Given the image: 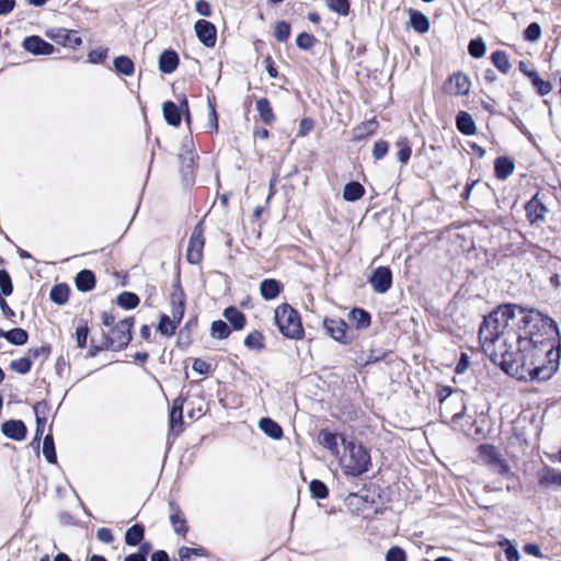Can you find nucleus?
Returning <instances> with one entry per match:
<instances>
[{
  "instance_id": "obj_1",
  "label": "nucleus",
  "mask_w": 561,
  "mask_h": 561,
  "mask_svg": "<svg viewBox=\"0 0 561 561\" xmlns=\"http://www.w3.org/2000/svg\"><path fill=\"white\" fill-rule=\"evenodd\" d=\"M525 335L517 339V352L503 360L502 369L518 380H547L552 370L543 365V357L549 354L551 341L559 335L557 322L541 312L530 309L522 320Z\"/></svg>"
},
{
  "instance_id": "obj_2",
  "label": "nucleus",
  "mask_w": 561,
  "mask_h": 561,
  "mask_svg": "<svg viewBox=\"0 0 561 561\" xmlns=\"http://www.w3.org/2000/svg\"><path fill=\"white\" fill-rule=\"evenodd\" d=\"M516 312L522 314V318L527 312L519 306L516 305H503L497 307L489 316L484 317V320L479 329V341L486 343V351L494 354L492 340H499L506 337L508 334L507 327L510 321L516 317Z\"/></svg>"
},
{
  "instance_id": "obj_3",
  "label": "nucleus",
  "mask_w": 561,
  "mask_h": 561,
  "mask_svg": "<svg viewBox=\"0 0 561 561\" xmlns=\"http://www.w3.org/2000/svg\"><path fill=\"white\" fill-rule=\"evenodd\" d=\"M341 440L348 453L341 460L345 473L356 477L368 471L371 462L367 449L362 445L355 444L353 440L346 439L344 436H341Z\"/></svg>"
},
{
  "instance_id": "obj_4",
  "label": "nucleus",
  "mask_w": 561,
  "mask_h": 561,
  "mask_svg": "<svg viewBox=\"0 0 561 561\" xmlns=\"http://www.w3.org/2000/svg\"><path fill=\"white\" fill-rule=\"evenodd\" d=\"M275 322L282 334L288 339L298 340L304 335V329L298 312L287 304L275 309Z\"/></svg>"
},
{
  "instance_id": "obj_5",
  "label": "nucleus",
  "mask_w": 561,
  "mask_h": 561,
  "mask_svg": "<svg viewBox=\"0 0 561 561\" xmlns=\"http://www.w3.org/2000/svg\"><path fill=\"white\" fill-rule=\"evenodd\" d=\"M133 319L127 318L111 329L110 332H103L106 350L121 351L125 348L131 340Z\"/></svg>"
},
{
  "instance_id": "obj_6",
  "label": "nucleus",
  "mask_w": 561,
  "mask_h": 561,
  "mask_svg": "<svg viewBox=\"0 0 561 561\" xmlns=\"http://www.w3.org/2000/svg\"><path fill=\"white\" fill-rule=\"evenodd\" d=\"M164 119L169 125L179 126L181 123V113L185 114V121L187 124H191V115L188 111V102L187 99L183 95L180 99V106H178L172 101H167L162 106Z\"/></svg>"
},
{
  "instance_id": "obj_7",
  "label": "nucleus",
  "mask_w": 561,
  "mask_h": 561,
  "mask_svg": "<svg viewBox=\"0 0 561 561\" xmlns=\"http://www.w3.org/2000/svg\"><path fill=\"white\" fill-rule=\"evenodd\" d=\"M203 232L202 222H199L195 226L187 247L186 257L192 264H198L203 259V249L205 244Z\"/></svg>"
},
{
  "instance_id": "obj_8",
  "label": "nucleus",
  "mask_w": 561,
  "mask_h": 561,
  "mask_svg": "<svg viewBox=\"0 0 561 561\" xmlns=\"http://www.w3.org/2000/svg\"><path fill=\"white\" fill-rule=\"evenodd\" d=\"M508 337H502L499 340H492V348L494 354L489 353L486 351V343L484 341H480L483 353L494 363L503 367V360L508 358V355H512V346L508 345Z\"/></svg>"
},
{
  "instance_id": "obj_9",
  "label": "nucleus",
  "mask_w": 561,
  "mask_h": 561,
  "mask_svg": "<svg viewBox=\"0 0 561 561\" xmlns=\"http://www.w3.org/2000/svg\"><path fill=\"white\" fill-rule=\"evenodd\" d=\"M479 456L483 462L491 466L497 473L505 474L508 472L507 466L494 446L481 445L479 447Z\"/></svg>"
},
{
  "instance_id": "obj_10",
  "label": "nucleus",
  "mask_w": 561,
  "mask_h": 561,
  "mask_svg": "<svg viewBox=\"0 0 561 561\" xmlns=\"http://www.w3.org/2000/svg\"><path fill=\"white\" fill-rule=\"evenodd\" d=\"M369 283L376 293H387L392 285V273L390 268L387 266L377 267L370 276Z\"/></svg>"
},
{
  "instance_id": "obj_11",
  "label": "nucleus",
  "mask_w": 561,
  "mask_h": 561,
  "mask_svg": "<svg viewBox=\"0 0 561 561\" xmlns=\"http://www.w3.org/2000/svg\"><path fill=\"white\" fill-rule=\"evenodd\" d=\"M325 332L335 341L347 344L350 339L347 336V324L340 318L325 319L323 321Z\"/></svg>"
},
{
  "instance_id": "obj_12",
  "label": "nucleus",
  "mask_w": 561,
  "mask_h": 561,
  "mask_svg": "<svg viewBox=\"0 0 561 561\" xmlns=\"http://www.w3.org/2000/svg\"><path fill=\"white\" fill-rule=\"evenodd\" d=\"M526 216L531 225H538L542 222L546 218V214L548 211L545 204L539 198V194L537 193L531 197L525 205Z\"/></svg>"
},
{
  "instance_id": "obj_13",
  "label": "nucleus",
  "mask_w": 561,
  "mask_h": 561,
  "mask_svg": "<svg viewBox=\"0 0 561 561\" xmlns=\"http://www.w3.org/2000/svg\"><path fill=\"white\" fill-rule=\"evenodd\" d=\"M195 32L198 39L207 47H214L217 39L216 27L206 20H198L195 23Z\"/></svg>"
},
{
  "instance_id": "obj_14",
  "label": "nucleus",
  "mask_w": 561,
  "mask_h": 561,
  "mask_svg": "<svg viewBox=\"0 0 561 561\" xmlns=\"http://www.w3.org/2000/svg\"><path fill=\"white\" fill-rule=\"evenodd\" d=\"M23 47L33 55H50L55 47L39 36L32 35L23 41Z\"/></svg>"
},
{
  "instance_id": "obj_15",
  "label": "nucleus",
  "mask_w": 561,
  "mask_h": 561,
  "mask_svg": "<svg viewBox=\"0 0 561 561\" xmlns=\"http://www.w3.org/2000/svg\"><path fill=\"white\" fill-rule=\"evenodd\" d=\"M538 483L543 488H561V471L546 466L539 472Z\"/></svg>"
},
{
  "instance_id": "obj_16",
  "label": "nucleus",
  "mask_w": 561,
  "mask_h": 561,
  "mask_svg": "<svg viewBox=\"0 0 561 561\" xmlns=\"http://www.w3.org/2000/svg\"><path fill=\"white\" fill-rule=\"evenodd\" d=\"M2 433L14 440H22L26 436V426L20 420H10L2 424L1 426Z\"/></svg>"
},
{
  "instance_id": "obj_17",
  "label": "nucleus",
  "mask_w": 561,
  "mask_h": 561,
  "mask_svg": "<svg viewBox=\"0 0 561 561\" xmlns=\"http://www.w3.org/2000/svg\"><path fill=\"white\" fill-rule=\"evenodd\" d=\"M49 36L54 38L57 43L70 48H77L82 44L81 37L78 36V33L75 31L61 28L58 30L56 34H50Z\"/></svg>"
},
{
  "instance_id": "obj_18",
  "label": "nucleus",
  "mask_w": 561,
  "mask_h": 561,
  "mask_svg": "<svg viewBox=\"0 0 561 561\" xmlns=\"http://www.w3.org/2000/svg\"><path fill=\"white\" fill-rule=\"evenodd\" d=\"M450 92L456 95H466L470 91V80L462 72H457L449 78Z\"/></svg>"
},
{
  "instance_id": "obj_19",
  "label": "nucleus",
  "mask_w": 561,
  "mask_h": 561,
  "mask_svg": "<svg viewBox=\"0 0 561 561\" xmlns=\"http://www.w3.org/2000/svg\"><path fill=\"white\" fill-rule=\"evenodd\" d=\"M170 522L174 531L180 535H185L188 528L181 508L173 502L170 503Z\"/></svg>"
},
{
  "instance_id": "obj_20",
  "label": "nucleus",
  "mask_w": 561,
  "mask_h": 561,
  "mask_svg": "<svg viewBox=\"0 0 561 561\" xmlns=\"http://www.w3.org/2000/svg\"><path fill=\"white\" fill-rule=\"evenodd\" d=\"M179 65V56L174 50H164L159 57V69L163 73H172Z\"/></svg>"
},
{
  "instance_id": "obj_21",
  "label": "nucleus",
  "mask_w": 561,
  "mask_h": 561,
  "mask_svg": "<svg viewBox=\"0 0 561 561\" xmlns=\"http://www.w3.org/2000/svg\"><path fill=\"white\" fill-rule=\"evenodd\" d=\"M0 337H4L9 343L16 346H22L28 341V334L22 328H14L9 331L0 329Z\"/></svg>"
},
{
  "instance_id": "obj_22",
  "label": "nucleus",
  "mask_w": 561,
  "mask_h": 561,
  "mask_svg": "<svg viewBox=\"0 0 561 561\" xmlns=\"http://www.w3.org/2000/svg\"><path fill=\"white\" fill-rule=\"evenodd\" d=\"M456 126L458 130L463 135H473L477 130L476 123L472 116L465 112L460 111L456 116Z\"/></svg>"
},
{
  "instance_id": "obj_23",
  "label": "nucleus",
  "mask_w": 561,
  "mask_h": 561,
  "mask_svg": "<svg viewBox=\"0 0 561 561\" xmlns=\"http://www.w3.org/2000/svg\"><path fill=\"white\" fill-rule=\"evenodd\" d=\"M282 290V285L278 280L268 278L260 284V294L266 300L275 299Z\"/></svg>"
},
{
  "instance_id": "obj_24",
  "label": "nucleus",
  "mask_w": 561,
  "mask_h": 561,
  "mask_svg": "<svg viewBox=\"0 0 561 561\" xmlns=\"http://www.w3.org/2000/svg\"><path fill=\"white\" fill-rule=\"evenodd\" d=\"M76 286L78 290L87 293L94 288L95 276L90 270H82L76 276Z\"/></svg>"
},
{
  "instance_id": "obj_25",
  "label": "nucleus",
  "mask_w": 561,
  "mask_h": 561,
  "mask_svg": "<svg viewBox=\"0 0 561 561\" xmlns=\"http://www.w3.org/2000/svg\"><path fill=\"white\" fill-rule=\"evenodd\" d=\"M494 170L497 179L505 180L514 172V162L507 157H499L495 159Z\"/></svg>"
},
{
  "instance_id": "obj_26",
  "label": "nucleus",
  "mask_w": 561,
  "mask_h": 561,
  "mask_svg": "<svg viewBox=\"0 0 561 561\" xmlns=\"http://www.w3.org/2000/svg\"><path fill=\"white\" fill-rule=\"evenodd\" d=\"M259 427L273 439H279L283 436L282 427L270 417L261 419L259 422Z\"/></svg>"
},
{
  "instance_id": "obj_27",
  "label": "nucleus",
  "mask_w": 561,
  "mask_h": 561,
  "mask_svg": "<svg viewBox=\"0 0 561 561\" xmlns=\"http://www.w3.org/2000/svg\"><path fill=\"white\" fill-rule=\"evenodd\" d=\"M224 317L231 323L234 330H241L245 325L244 314L236 307H228L224 311Z\"/></svg>"
},
{
  "instance_id": "obj_28",
  "label": "nucleus",
  "mask_w": 561,
  "mask_h": 561,
  "mask_svg": "<svg viewBox=\"0 0 561 561\" xmlns=\"http://www.w3.org/2000/svg\"><path fill=\"white\" fill-rule=\"evenodd\" d=\"M256 110L259 112L261 119L266 125H272L274 123L275 115L272 110L271 103L267 99L262 98V99L257 100L256 101Z\"/></svg>"
},
{
  "instance_id": "obj_29",
  "label": "nucleus",
  "mask_w": 561,
  "mask_h": 561,
  "mask_svg": "<svg viewBox=\"0 0 561 561\" xmlns=\"http://www.w3.org/2000/svg\"><path fill=\"white\" fill-rule=\"evenodd\" d=\"M183 405L184 399L179 397L173 401V405L170 412V427L174 430L175 426L182 425L183 422Z\"/></svg>"
},
{
  "instance_id": "obj_30",
  "label": "nucleus",
  "mask_w": 561,
  "mask_h": 561,
  "mask_svg": "<svg viewBox=\"0 0 561 561\" xmlns=\"http://www.w3.org/2000/svg\"><path fill=\"white\" fill-rule=\"evenodd\" d=\"M144 536H145L144 526L136 524L126 530L125 542L128 546H137L142 541Z\"/></svg>"
},
{
  "instance_id": "obj_31",
  "label": "nucleus",
  "mask_w": 561,
  "mask_h": 561,
  "mask_svg": "<svg viewBox=\"0 0 561 561\" xmlns=\"http://www.w3.org/2000/svg\"><path fill=\"white\" fill-rule=\"evenodd\" d=\"M365 193L363 185L358 182H350L344 186L343 197L348 202L359 199Z\"/></svg>"
},
{
  "instance_id": "obj_32",
  "label": "nucleus",
  "mask_w": 561,
  "mask_h": 561,
  "mask_svg": "<svg viewBox=\"0 0 561 561\" xmlns=\"http://www.w3.org/2000/svg\"><path fill=\"white\" fill-rule=\"evenodd\" d=\"M179 159L181 161V173L185 181L191 180L194 169V157L191 151L180 153Z\"/></svg>"
},
{
  "instance_id": "obj_33",
  "label": "nucleus",
  "mask_w": 561,
  "mask_h": 561,
  "mask_svg": "<svg viewBox=\"0 0 561 561\" xmlns=\"http://www.w3.org/2000/svg\"><path fill=\"white\" fill-rule=\"evenodd\" d=\"M350 319L356 324L358 329H366L370 324L369 312L360 308H354L350 312Z\"/></svg>"
},
{
  "instance_id": "obj_34",
  "label": "nucleus",
  "mask_w": 561,
  "mask_h": 561,
  "mask_svg": "<svg viewBox=\"0 0 561 561\" xmlns=\"http://www.w3.org/2000/svg\"><path fill=\"white\" fill-rule=\"evenodd\" d=\"M410 23L414 31L426 33L430 28V21L423 13L414 11L410 15Z\"/></svg>"
},
{
  "instance_id": "obj_35",
  "label": "nucleus",
  "mask_w": 561,
  "mask_h": 561,
  "mask_svg": "<svg viewBox=\"0 0 561 561\" xmlns=\"http://www.w3.org/2000/svg\"><path fill=\"white\" fill-rule=\"evenodd\" d=\"M396 146L398 148L397 158L402 164H407L411 157V145L407 137H401L397 140Z\"/></svg>"
},
{
  "instance_id": "obj_36",
  "label": "nucleus",
  "mask_w": 561,
  "mask_h": 561,
  "mask_svg": "<svg viewBox=\"0 0 561 561\" xmlns=\"http://www.w3.org/2000/svg\"><path fill=\"white\" fill-rule=\"evenodd\" d=\"M69 287L66 284L55 285L50 290V299L58 304L65 305L69 299Z\"/></svg>"
},
{
  "instance_id": "obj_37",
  "label": "nucleus",
  "mask_w": 561,
  "mask_h": 561,
  "mask_svg": "<svg viewBox=\"0 0 561 561\" xmlns=\"http://www.w3.org/2000/svg\"><path fill=\"white\" fill-rule=\"evenodd\" d=\"M115 70L124 76H131L134 73V62L127 56H118L114 59Z\"/></svg>"
},
{
  "instance_id": "obj_38",
  "label": "nucleus",
  "mask_w": 561,
  "mask_h": 561,
  "mask_svg": "<svg viewBox=\"0 0 561 561\" xmlns=\"http://www.w3.org/2000/svg\"><path fill=\"white\" fill-rule=\"evenodd\" d=\"M493 65L502 72L507 73L511 70V62L506 53L496 50L491 55Z\"/></svg>"
},
{
  "instance_id": "obj_39",
  "label": "nucleus",
  "mask_w": 561,
  "mask_h": 561,
  "mask_svg": "<svg viewBox=\"0 0 561 561\" xmlns=\"http://www.w3.org/2000/svg\"><path fill=\"white\" fill-rule=\"evenodd\" d=\"M319 443L331 450L332 453H337V436L327 430H322L319 433Z\"/></svg>"
},
{
  "instance_id": "obj_40",
  "label": "nucleus",
  "mask_w": 561,
  "mask_h": 561,
  "mask_svg": "<svg viewBox=\"0 0 561 561\" xmlns=\"http://www.w3.org/2000/svg\"><path fill=\"white\" fill-rule=\"evenodd\" d=\"M139 298L136 294L124 291L117 297L118 306L125 309H134L139 305Z\"/></svg>"
},
{
  "instance_id": "obj_41",
  "label": "nucleus",
  "mask_w": 561,
  "mask_h": 561,
  "mask_svg": "<svg viewBox=\"0 0 561 561\" xmlns=\"http://www.w3.org/2000/svg\"><path fill=\"white\" fill-rule=\"evenodd\" d=\"M43 455L49 463H56L57 456H56L54 439H53L51 435H46L44 438Z\"/></svg>"
},
{
  "instance_id": "obj_42",
  "label": "nucleus",
  "mask_w": 561,
  "mask_h": 561,
  "mask_svg": "<svg viewBox=\"0 0 561 561\" xmlns=\"http://www.w3.org/2000/svg\"><path fill=\"white\" fill-rule=\"evenodd\" d=\"M179 556L181 561H190L192 557H207V550L203 547L198 548H188V547H181L179 549Z\"/></svg>"
},
{
  "instance_id": "obj_43",
  "label": "nucleus",
  "mask_w": 561,
  "mask_h": 561,
  "mask_svg": "<svg viewBox=\"0 0 561 561\" xmlns=\"http://www.w3.org/2000/svg\"><path fill=\"white\" fill-rule=\"evenodd\" d=\"M244 345L250 350H262L264 347L262 333L254 331L248 334L244 339Z\"/></svg>"
},
{
  "instance_id": "obj_44",
  "label": "nucleus",
  "mask_w": 561,
  "mask_h": 561,
  "mask_svg": "<svg viewBox=\"0 0 561 561\" xmlns=\"http://www.w3.org/2000/svg\"><path fill=\"white\" fill-rule=\"evenodd\" d=\"M32 360L30 357H21L19 359L12 360L10 363V368L14 370L15 373L25 375L27 374L32 368Z\"/></svg>"
},
{
  "instance_id": "obj_45",
  "label": "nucleus",
  "mask_w": 561,
  "mask_h": 561,
  "mask_svg": "<svg viewBox=\"0 0 561 561\" xmlns=\"http://www.w3.org/2000/svg\"><path fill=\"white\" fill-rule=\"evenodd\" d=\"M469 54L473 58H481L485 55L486 46L482 38H476L470 41L468 46Z\"/></svg>"
},
{
  "instance_id": "obj_46",
  "label": "nucleus",
  "mask_w": 561,
  "mask_h": 561,
  "mask_svg": "<svg viewBox=\"0 0 561 561\" xmlns=\"http://www.w3.org/2000/svg\"><path fill=\"white\" fill-rule=\"evenodd\" d=\"M230 332L228 324L222 320H217L211 323V335L216 339H227Z\"/></svg>"
},
{
  "instance_id": "obj_47",
  "label": "nucleus",
  "mask_w": 561,
  "mask_h": 561,
  "mask_svg": "<svg viewBox=\"0 0 561 561\" xmlns=\"http://www.w3.org/2000/svg\"><path fill=\"white\" fill-rule=\"evenodd\" d=\"M310 492L314 499H325L329 495L327 485L320 480H312L309 484Z\"/></svg>"
},
{
  "instance_id": "obj_48",
  "label": "nucleus",
  "mask_w": 561,
  "mask_h": 561,
  "mask_svg": "<svg viewBox=\"0 0 561 561\" xmlns=\"http://www.w3.org/2000/svg\"><path fill=\"white\" fill-rule=\"evenodd\" d=\"M330 10L339 13L340 15H347L350 12L348 0H325Z\"/></svg>"
},
{
  "instance_id": "obj_49",
  "label": "nucleus",
  "mask_w": 561,
  "mask_h": 561,
  "mask_svg": "<svg viewBox=\"0 0 561 561\" xmlns=\"http://www.w3.org/2000/svg\"><path fill=\"white\" fill-rule=\"evenodd\" d=\"M176 329V323L170 319L169 316L163 314L160 319L158 331L163 335H172L174 334Z\"/></svg>"
},
{
  "instance_id": "obj_50",
  "label": "nucleus",
  "mask_w": 561,
  "mask_h": 561,
  "mask_svg": "<svg viewBox=\"0 0 561 561\" xmlns=\"http://www.w3.org/2000/svg\"><path fill=\"white\" fill-rule=\"evenodd\" d=\"M0 290L4 296H10L13 291L11 277L5 270H0Z\"/></svg>"
},
{
  "instance_id": "obj_51",
  "label": "nucleus",
  "mask_w": 561,
  "mask_h": 561,
  "mask_svg": "<svg viewBox=\"0 0 561 561\" xmlns=\"http://www.w3.org/2000/svg\"><path fill=\"white\" fill-rule=\"evenodd\" d=\"M541 36V27L538 23H530L524 31V37L526 41L536 42Z\"/></svg>"
},
{
  "instance_id": "obj_52",
  "label": "nucleus",
  "mask_w": 561,
  "mask_h": 561,
  "mask_svg": "<svg viewBox=\"0 0 561 561\" xmlns=\"http://www.w3.org/2000/svg\"><path fill=\"white\" fill-rule=\"evenodd\" d=\"M316 43V38L308 33H300L296 39V44L304 50H309Z\"/></svg>"
},
{
  "instance_id": "obj_53",
  "label": "nucleus",
  "mask_w": 561,
  "mask_h": 561,
  "mask_svg": "<svg viewBox=\"0 0 561 561\" xmlns=\"http://www.w3.org/2000/svg\"><path fill=\"white\" fill-rule=\"evenodd\" d=\"M88 335H89V328H88L87 323H83L77 328L76 341H77L78 347L84 348L87 346Z\"/></svg>"
},
{
  "instance_id": "obj_54",
  "label": "nucleus",
  "mask_w": 561,
  "mask_h": 561,
  "mask_svg": "<svg viewBox=\"0 0 561 561\" xmlns=\"http://www.w3.org/2000/svg\"><path fill=\"white\" fill-rule=\"evenodd\" d=\"M290 35V26L287 22L282 21L276 24L275 37L278 42L286 41Z\"/></svg>"
},
{
  "instance_id": "obj_55",
  "label": "nucleus",
  "mask_w": 561,
  "mask_h": 561,
  "mask_svg": "<svg viewBox=\"0 0 561 561\" xmlns=\"http://www.w3.org/2000/svg\"><path fill=\"white\" fill-rule=\"evenodd\" d=\"M49 353L50 347L48 345H42L39 347L30 348L27 352V357H30L31 360L37 359L38 357L46 359L49 356Z\"/></svg>"
},
{
  "instance_id": "obj_56",
  "label": "nucleus",
  "mask_w": 561,
  "mask_h": 561,
  "mask_svg": "<svg viewBox=\"0 0 561 561\" xmlns=\"http://www.w3.org/2000/svg\"><path fill=\"white\" fill-rule=\"evenodd\" d=\"M405 552L400 547H392L386 554V561H405Z\"/></svg>"
},
{
  "instance_id": "obj_57",
  "label": "nucleus",
  "mask_w": 561,
  "mask_h": 561,
  "mask_svg": "<svg viewBox=\"0 0 561 561\" xmlns=\"http://www.w3.org/2000/svg\"><path fill=\"white\" fill-rule=\"evenodd\" d=\"M502 546H504V552L506 556V559L508 561H518L519 560V553L518 550L508 541L505 540L502 542Z\"/></svg>"
},
{
  "instance_id": "obj_58",
  "label": "nucleus",
  "mask_w": 561,
  "mask_h": 561,
  "mask_svg": "<svg viewBox=\"0 0 561 561\" xmlns=\"http://www.w3.org/2000/svg\"><path fill=\"white\" fill-rule=\"evenodd\" d=\"M388 152V142L383 140H379L375 144L373 149V156L375 159H382Z\"/></svg>"
},
{
  "instance_id": "obj_59",
  "label": "nucleus",
  "mask_w": 561,
  "mask_h": 561,
  "mask_svg": "<svg viewBox=\"0 0 561 561\" xmlns=\"http://www.w3.org/2000/svg\"><path fill=\"white\" fill-rule=\"evenodd\" d=\"M533 85L537 89V92L542 96L549 94L552 90L551 83L549 81L542 80L541 78L534 81Z\"/></svg>"
},
{
  "instance_id": "obj_60",
  "label": "nucleus",
  "mask_w": 561,
  "mask_h": 561,
  "mask_svg": "<svg viewBox=\"0 0 561 561\" xmlns=\"http://www.w3.org/2000/svg\"><path fill=\"white\" fill-rule=\"evenodd\" d=\"M96 538L104 542V543H111L113 542L114 540V537H113V534H112V530L110 528H100L98 531H96Z\"/></svg>"
},
{
  "instance_id": "obj_61",
  "label": "nucleus",
  "mask_w": 561,
  "mask_h": 561,
  "mask_svg": "<svg viewBox=\"0 0 561 561\" xmlns=\"http://www.w3.org/2000/svg\"><path fill=\"white\" fill-rule=\"evenodd\" d=\"M195 10L198 14L203 16H210L211 15V9L209 3L206 0H198L195 3Z\"/></svg>"
},
{
  "instance_id": "obj_62",
  "label": "nucleus",
  "mask_w": 561,
  "mask_h": 561,
  "mask_svg": "<svg viewBox=\"0 0 561 561\" xmlns=\"http://www.w3.org/2000/svg\"><path fill=\"white\" fill-rule=\"evenodd\" d=\"M172 306L184 305V293L179 285L174 286V290L171 294Z\"/></svg>"
},
{
  "instance_id": "obj_63",
  "label": "nucleus",
  "mask_w": 561,
  "mask_h": 561,
  "mask_svg": "<svg viewBox=\"0 0 561 561\" xmlns=\"http://www.w3.org/2000/svg\"><path fill=\"white\" fill-rule=\"evenodd\" d=\"M15 0H0V15H8L13 11Z\"/></svg>"
},
{
  "instance_id": "obj_64",
  "label": "nucleus",
  "mask_w": 561,
  "mask_h": 561,
  "mask_svg": "<svg viewBox=\"0 0 561 561\" xmlns=\"http://www.w3.org/2000/svg\"><path fill=\"white\" fill-rule=\"evenodd\" d=\"M106 54H107V51L103 50V49L92 50L89 54V60L92 64L102 62L106 58Z\"/></svg>"
}]
</instances>
